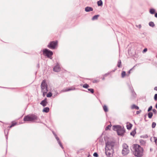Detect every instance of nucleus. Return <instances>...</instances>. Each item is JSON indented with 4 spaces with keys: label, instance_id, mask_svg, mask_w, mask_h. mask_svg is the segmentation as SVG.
<instances>
[{
    "label": "nucleus",
    "instance_id": "obj_34",
    "mask_svg": "<svg viewBox=\"0 0 157 157\" xmlns=\"http://www.w3.org/2000/svg\"><path fill=\"white\" fill-rule=\"evenodd\" d=\"M93 155L94 156L96 157H98V155L97 153L96 152L94 153V154H93Z\"/></svg>",
    "mask_w": 157,
    "mask_h": 157
},
{
    "label": "nucleus",
    "instance_id": "obj_32",
    "mask_svg": "<svg viewBox=\"0 0 157 157\" xmlns=\"http://www.w3.org/2000/svg\"><path fill=\"white\" fill-rule=\"evenodd\" d=\"M88 90L89 91H90V92L92 93H93L94 92V89H91V88L88 89Z\"/></svg>",
    "mask_w": 157,
    "mask_h": 157
},
{
    "label": "nucleus",
    "instance_id": "obj_24",
    "mask_svg": "<svg viewBox=\"0 0 157 157\" xmlns=\"http://www.w3.org/2000/svg\"><path fill=\"white\" fill-rule=\"evenodd\" d=\"M103 109L105 112H106L108 111V109L107 107L106 106L104 105L103 107Z\"/></svg>",
    "mask_w": 157,
    "mask_h": 157
},
{
    "label": "nucleus",
    "instance_id": "obj_8",
    "mask_svg": "<svg viewBox=\"0 0 157 157\" xmlns=\"http://www.w3.org/2000/svg\"><path fill=\"white\" fill-rule=\"evenodd\" d=\"M125 132V129L123 128H122L121 127L120 128V129L118 131L117 134L118 135L122 136Z\"/></svg>",
    "mask_w": 157,
    "mask_h": 157
},
{
    "label": "nucleus",
    "instance_id": "obj_19",
    "mask_svg": "<svg viewBox=\"0 0 157 157\" xmlns=\"http://www.w3.org/2000/svg\"><path fill=\"white\" fill-rule=\"evenodd\" d=\"M149 25L150 26L152 27H154L155 25L154 22L152 21H151L149 22Z\"/></svg>",
    "mask_w": 157,
    "mask_h": 157
},
{
    "label": "nucleus",
    "instance_id": "obj_29",
    "mask_svg": "<svg viewBox=\"0 0 157 157\" xmlns=\"http://www.w3.org/2000/svg\"><path fill=\"white\" fill-rule=\"evenodd\" d=\"M156 125V123L155 122H153L152 123V128H154L155 127Z\"/></svg>",
    "mask_w": 157,
    "mask_h": 157
},
{
    "label": "nucleus",
    "instance_id": "obj_37",
    "mask_svg": "<svg viewBox=\"0 0 157 157\" xmlns=\"http://www.w3.org/2000/svg\"><path fill=\"white\" fill-rule=\"evenodd\" d=\"M154 99L155 100H157V94H155L154 96Z\"/></svg>",
    "mask_w": 157,
    "mask_h": 157
},
{
    "label": "nucleus",
    "instance_id": "obj_3",
    "mask_svg": "<svg viewBox=\"0 0 157 157\" xmlns=\"http://www.w3.org/2000/svg\"><path fill=\"white\" fill-rule=\"evenodd\" d=\"M24 121H34L37 122H39L37 117L34 115H28L25 116L24 118Z\"/></svg>",
    "mask_w": 157,
    "mask_h": 157
},
{
    "label": "nucleus",
    "instance_id": "obj_5",
    "mask_svg": "<svg viewBox=\"0 0 157 157\" xmlns=\"http://www.w3.org/2000/svg\"><path fill=\"white\" fill-rule=\"evenodd\" d=\"M43 54L44 56H47L48 57L52 59V56L53 55V52L47 49H45L43 50Z\"/></svg>",
    "mask_w": 157,
    "mask_h": 157
},
{
    "label": "nucleus",
    "instance_id": "obj_40",
    "mask_svg": "<svg viewBox=\"0 0 157 157\" xmlns=\"http://www.w3.org/2000/svg\"><path fill=\"white\" fill-rule=\"evenodd\" d=\"M152 110H153V112L155 113H156L157 112V111H156V110L155 109H153Z\"/></svg>",
    "mask_w": 157,
    "mask_h": 157
},
{
    "label": "nucleus",
    "instance_id": "obj_6",
    "mask_svg": "<svg viewBox=\"0 0 157 157\" xmlns=\"http://www.w3.org/2000/svg\"><path fill=\"white\" fill-rule=\"evenodd\" d=\"M57 41H52L48 45V48L52 49H54L55 48L57 45Z\"/></svg>",
    "mask_w": 157,
    "mask_h": 157
},
{
    "label": "nucleus",
    "instance_id": "obj_38",
    "mask_svg": "<svg viewBox=\"0 0 157 157\" xmlns=\"http://www.w3.org/2000/svg\"><path fill=\"white\" fill-rule=\"evenodd\" d=\"M154 138L155 143L157 145V138L155 137H154Z\"/></svg>",
    "mask_w": 157,
    "mask_h": 157
},
{
    "label": "nucleus",
    "instance_id": "obj_28",
    "mask_svg": "<svg viewBox=\"0 0 157 157\" xmlns=\"http://www.w3.org/2000/svg\"><path fill=\"white\" fill-rule=\"evenodd\" d=\"M82 87L83 88H87L89 87V86L88 84H85L83 85Z\"/></svg>",
    "mask_w": 157,
    "mask_h": 157
},
{
    "label": "nucleus",
    "instance_id": "obj_49",
    "mask_svg": "<svg viewBox=\"0 0 157 157\" xmlns=\"http://www.w3.org/2000/svg\"><path fill=\"white\" fill-rule=\"evenodd\" d=\"M102 79L103 80H104V77H103Z\"/></svg>",
    "mask_w": 157,
    "mask_h": 157
},
{
    "label": "nucleus",
    "instance_id": "obj_46",
    "mask_svg": "<svg viewBox=\"0 0 157 157\" xmlns=\"http://www.w3.org/2000/svg\"><path fill=\"white\" fill-rule=\"evenodd\" d=\"M155 107L157 109V103L156 104V105H155Z\"/></svg>",
    "mask_w": 157,
    "mask_h": 157
},
{
    "label": "nucleus",
    "instance_id": "obj_9",
    "mask_svg": "<svg viewBox=\"0 0 157 157\" xmlns=\"http://www.w3.org/2000/svg\"><path fill=\"white\" fill-rule=\"evenodd\" d=\"M60 70V68L58 63H57L56 65L54 67L53 70L54 71L58 72Z\"/></svg>",
    "mask_w": 157,
    "mask_h": 157
},
{
    "label": "nucleus",
    "instance_id": "obj_26",
    "mask_svg": "<svg viewBox=\"0 0 157 157\" xmlns=\"http://www.w3.org/2000/svg\"><path fill=\"white\" fill-rule=\"evenodd\" d=\"M126 75V72L124 71H123L121 73V76L123 78Z\"/></svg>",
    "mask_w": 157,
    "mask_h": 157
},
{
    "label": "nucleus",
    "instance_id": "obj_25",
    "mask_svg": "<svg viewBox=\"0 0 157 157\" xmlns=\"http://www.w3.org/2000/svg\"><path fill=\"white\" fill-rule=\"evenodd\" d=\"M121 66V61L120 60H119L118 62L117 66L120 67Z\"/></svg>",
    "mask_w": 157,
    "mask_h": 157
},
{
    "label": "nucleus",
    "instance_id": "obj_39",
    "mask_svg": "<svg viewBox=\"0 0 157 157\" xmlns=\"http://www.w3.org/2000/svg\"><path fill=\"white\" fill-rule=\"evenodd\" d=\"M141 112V110L138 111H137L136 112V114H138L140 113Z\"/></svg>",
    "mask_w": 157,
    "mask_h": 157
},
{
    "label": "nucleus",
    "instance_id": "obj_27",
    "mask_svg": "<svg viewBox=\"0 0 157 157\" xmlns=\"http://www.w3.org/2000/svg\"><path fill=\"white\" fill-rule=\"evenodd\" d=\"M111 126L112 125L111 124H110V125L107 126L105 128V130H110V128L111 127Z\"/></svg>",
    "mask_w": 157,
    "mask_h": 157
},
{
    "label": "nucleus",
    "instance_id": "obj_42",
    "mask_svg": "<svg viewBox=\"0 0 157 157\" xmlns=\"http://www.w3.org/2000/svg\"><path fill=\"white\" fill-rule=\"evenodd\" d=\"M132 70V69H131L130 70L128 71V74H130V71Z\"/></svg>",
    "mask_w": 157,
    "mask_h": 157
},
{
    "label": "nucleus",
    "instance_id": "obj_12",
    "mask_svg": "<svg viewBox=\"0 0 157 157\" xmlns=\"http://www.w3.org/2000/svg\"><path fill=\"white\" fill-rule=\"evenodd\" d=\"M75 90V88L74 87H72L71 88H66L62 90V92H67L71 90Z\"/></svg>",
    "mask_w": 157,
    "mask_h": 157
},
{
    "label": "nucleus",
    "instance_id": "obj_2",
    "mask_svg": "<svg viewBox=\"0 0 157 157\" xmlns=\"http://www.w3.org/2000/svg\"><path fill=\"white\" fill-rule=\"evenodd\" d=\"M114 144V143L113 141H108L106 143L105 153L108 157H112Z\"/></svg>",
    "mask_w": 157,
    "mask_h": 157
},
{
    "label": "nucleus",
    "instance_id": "obj_7",
    "mask_svg": "<svg viewBox=\"0 0 157 157\" xmlns=\"http://www.w3.org/2000/svg\"><path fill=\"white\" fill-rule=\"evenodd\" d=\"M47 85L46 82V81L44 80L42 81L41 85V91L48 90H47Z\"/></svg>",
    "mask_w": 157,
    "mask_h": 157
},
{
    "label": "nucleus",
    "instance_id": "obj_22",
    "mask_svg": "<svg viewBox=\"0 0 157 157\" xmlns=\"http://www.w3.org/2000/svg\"><path fill=\"white\" fill-rule=\"evenodd\" d=\"M148 117L149 118H151L153 116V113L151 112H149L148 114Z\"/></svg>",
    "mask_w": 157,
    "mask_h": 157
},
{
    "label": "nucleus",
    "instance_id": "obj_15",
    "mask_svg": "<svg viewBox=\"0 0 157 157\" xmlns=\"http://www.w3.org/2000/svg\"><path fill=\"white\" fill-rule=\"evenodd\" d=\"M132 124L130 123H127V129L129 130L131 129L132 127Z\"/></svg>",
    "mask_w": 157,
    "mask_h": 157
},
{
    "label": "nucleus",
    "instance_id": "obj_23",
    "mask_svg": "<svg viewBox=\"0 0 157 157\" xmlns=\"http://www.w3.org/2000/svg\"><path fill=\"white\" fill-rule=\"evenodd\" d=\"M43 93V97H44L46 94V93L48 91V90H43L41 91Z\"/></svg>",
    "mask_w": 157,
    "mask_h": 157
},
{
    "label": "nucleus",
    "instance_id": "obj_41",
    "mask_svg": "<svg viewBox=\"0 0 157 157\" xmlns=\"http://www.w3.org/2000/svg\"><path fill=\"white\" fill-rule=\"evenodd\" d=\"M147 51V48H145V49H144V50H143V51H144V52H146Z\"/></svg>",
    "mask_w": 157,
    "mask_h": 157
},
{
    "label": "nucleus",
    "instance_id": "obj_20",
    "mask_svg": "<svg viewBox=\"0 0 157 157\" xmlns=\"http://www.w3.org/2000/svg\"><path fill=\"white\" fill-rule=\"evenodd\" d=\"M155 12V10L153 9H151L150 10V13L151 14H153Z\"/></svg>",
    "mask_w": 157,
    "mask_h": 157
},
{
    "label": "nucleus",
    "instance_id": "obj_45",
    "mask_svg": "<svg viewBox=\"0 0 157 157\" xmlns=\"http://www.w3.org/2000/svg\"><path fill=\"white\" fill-rule=\"evenodd\" d=\"M107 75H108V74H105L104 75V77H106Z\"/></svg>",
    "mask_w": 157,
    "mask_h": 157
},
{
    "label": "nucleus",
    "instance_id": "obj_13",
    "mask_svg": "<svg viewBox=\"0 0 157 157\" xmlns=\"http://www.w3.org/2000/svg\"><path fill=\"white\" fill-rule=\"evenodd\" d=\"M93 8L91 7L87 6L85 8V11L86 12H90L93 10Z\"/></svg>",
    "mask_w": 157,
    "mask_h": 157
},
{
    "label": "nucleus",
    "instance_id": "obj_14",
    "mask_svg": "<svg viewBox=\"0 0 157 157\" xmlns=\"http://www.w3.org/2000/svg\"><path fill=\"white\" fill-rule=\"evenodd\" d=\"M121 127V126L119 125H115V126H113V130L114 131H117V132H118V131L119 130V129H120V127Z\"/></svg>",
    "mask_w": 157,
    "mask_h": 157
},
{
    "label": "nucleus",
    "instance_id": "obj_44",
    "mask_svg": "<svg viewBox=\"0 0 157 157\" xmlns=\"http://www.w3.org/2000/svg\"><path fill=\"white\" fill-rule=\"evenodd\" d=\"M155 17L157 18V13H156L155 14Z\"/></svg>",
    "mask_w": 157,
    "mask_h": 157
},
{
    "label": "nucleus",
    "instance_id": "obj_17",
    "mask_svg": "<svg viewBox=\"0 0 157 157\" xmlns=\"http://www.w3.org/2000/svg\"><path fill=\"white\" fill-rule=\"evenodd\" d=\"M99 16V15H97L94 16L92 18V20L93 21L97 20L98 17Z\"/></svg>",
    "mask_w": 157,
    "mask_h": 157
},
{
    "label": "nucleus",
    "instance_id": "obj_30",
    "mask_svg": "<svg viewBox=\"0 0 157 157\" xmlns=\"http://www.w3.org/2000/svg\"><path fill=\"white\" fill-rule=\"evenodd\" d=\"M52 95V94L51 92H49L47 95V97H50Z\"/></svg>",
    "mask_w": 157,
    "mask_h": 157
},
{
    "label": "nucleus",
    "instance_id": "obj_33",
    "mask_svg": "<svg viewBox=\"0 0 157 157\" xmlns=\"http://www.w3.org/2000/svg\"><path fill=\"white\" fill-rule=\"evenodd\" d=\"M16 123H13L11 124V125L10 126V128H11V127L14 126V125H16Z\"/></svg>",
    "mask_w": 157,
    "mask_h": 157
},
{
    "label": "nucleus",
    "instance_id": "obj_1",
    "mask_svg": "<svg viewBox=\"0 0 157 157\" xmlns=\"http://www.w3.org/2000/svg\"><path fill=\"white\" fill-rule=\"evenodd\" d=\"M132 151L133 155L137 157H141L143 155L144 149L140 145L135 144L132 146Z\"/></svg>",
    "mask_w": 157,
    "mask_h": 157
},
{
    "label": "nucleus",
    "instance_id": "obj_18",
    "mask_svg": "<svg viewBox=\"0 0 157 157\" xmlns=\"http://www.w3.org/2000/svg\"><path fill=\"white\" fill-rule=\"evenodd\" d=\"M131 109H139V107L135 105H132L131 107Z\"/></svg>",
    "mask_w": 157,
    "mask_h": 157
},
{
    "label": "nucleus",
    "instance_id": "obj_36",
    "mask_svg": "<svg viewBox=\"0 0 157 157\" xmlns=\"http://www.w3.org/2000/svg\"><path fill=\"white\" fill-rule=\"evenodd\" d=\"M152 109V106H151L150 107H149V108L148 109V112L150 111Z\"/></svg>",
    "mask_w": 157,
    "mask_h": 157
},
{
    "label": "nucleus",
    "instance_id": "obj_31",
    "mask_svg": "<svg viewBox=\"0 0 157 157\" xmlns=\"http://www.w3.org/2000/svg\"><path fill=\"white\" fill-rule=\"evenodd\" d=\"M136 133V132L135 131H132L130 133V135L132 136H134Z\"/></svg>",
    "mask_w": 157,
    "mask_h": 157
},
{
    "label": "nucleus",
    "instance_id": "obj_47",
    "mask_svg": "<svg viewBox=\"0 0 157 157\" xmlns=\"http://www.w3.org/2000/svg\"><path fill=\"white\" fill-rule=\"evenodd\" d=\"M150 151H152V148H151L150 149Z\"/></svg>",
    "mask_w": 157,
    "mask_h": 157
},
{
    "label": "nucleus",
    "instance_id": "obj_48",
    "mask_svg": "<svg viewBox=\"0 0 157 157\" xmlns=\"http://www.w3.org/2000/svg\"><path fill=\"white\" fill-rule=\"evenodd\" d=\"M139 26L140 28H141V25H139Z\"/></svg>",
    "mask_w": 157,
    "mask_h": 157
},
{
    "label": "nucleus",
    "instance_id": "obj_21",
    "mask_svg": "<svg viewBox=\"0 0 157 157\" xmlns=\"http://www.w3.org/2000/svg\"><path fill=\"white\" fill-rule=\"evenodd\" d=\"M98 5L99 6H101L102 5V2L101 0H100L98 2Z\"/></svg>",
    "mask_w": 157,
    "mask_h": 157
},
{
    "label": "nucleus",
    "instance_id": "obj_4",
    "mask_svg": "<svg viewBox=\"0 0 157 157\" xmlns=\"http://www.w3.org/2000/svg\"><path fill=\"white\" fill-rule=\"evenodd\" d=\"M123 150L122 153L123 155H125L128 154L129 152V150L128 149V147L126 144H124L123 145Z\"/></svg>",
    "mask_w": 157,
    "mask_h": 157
},
{
    "label": "nucleus",
    "instance_id": "obj_43",
    "mask_svg": "<svg viewBox=\"0 0 157 157\" xmlns=\"http://www.w3.org/2000/svg\"><path fill=\"white\" fill-rule=\"evenodd\" d=\"M154 90L157 91V87H155L154 88Z\"/></svg>",
    "mask_w": 157,
    "mask_h": 157
},
{
    "label": "nucleus",
    "instance_id": "obj_11",
    "mask_svg": "<svg viewBox=\"0 0 157 157\" xmlns=\"http://www.w3.org/2000/svg\"><path fill=\"white\" fill-rule=\"evenodd\" d=\"M47 99L45 98L42 101L40 102V104L43 106L44 107L47 105Z\"/></svg>",
    "mask_w": 157,
    "mask_h": 157
},
{
    "label": "nucleus",
    "instance_id": "obj_35",
    "mask_svg": "<svg viewBox=\"0 0 157 157\" xmlns=\"http://www.w3.org/2000/svg\"><path fill=\"white\" fill-rule=\"evenodd\" d=\"M99 82L98 80H94L93 81V82L94 83H97Z\"/></svg>",
    "mask_w": 157,
    "mask_h": 157
},
{
    "label": "nucleus",
    "instance_id": "obj_10",
    "mask_svg": "<svg viewBox=\"0 0 157 157\" xmlns=\"http://www.w3.org/2000/svg\"><path fill=\"white\" fill-rule=\"evenodd\" d=\"M53 133L54 135L56 140L57 141L58 144H59V145H60V146L61 147L62 149H63V147L62 145V144L61 143V142L59 140V138L57 136V135H56V134H55V133L54 132H53Z\"/></svg>",
    "mask_w": 157,
    "mask_h": 157
},
{
    "label": "nucleus",
    "instance_id": "obj_16",
    "mask_svg": "<svg viewBox=\"0 0 157 157\" xmlns=\"http://www.w3.org/2000/svg\"><path fill=\"white\" fill-rule=\"evenodd\" d=\"M49 110V109L48 107L44 108L43 110V112L45 113H48Z\"/></svg>",
    "mask_w": 157,
    "mask_h": 157
}]
</instances>
